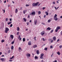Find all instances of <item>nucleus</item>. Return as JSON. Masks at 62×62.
<instances>
[{
    "label": "nucleus",
    "instance_id": "f257e3e1",
    "mask_svg": "<svg viewBox=\"0 0 62 62\" xmlns=\"http://www.w3.org/2000/svg\"><path fill=\"white\" fill-rule=\"evenodd\" d=\"M39 3V2H37L36 3H35V2L33 3L32 4V6L33 7H36L38 5V4Z\"/></svg>",
    "mask_w": 62,
    "mask_h": 62
},
{
    "label": "nucleus",
    "instance_id": "f03ea898",
    "mask_svg": "<svg viewBox=\"0 0 62 62\" xmlns=\"http://www.w3.org/2000/svg\"><path fill=\"white\" fill-rule=\"evenodd\" d=\"M9 31V29L8 28H6L5 29V32L6 33H7Z\"/></svg>",
    "mask_w": 62,
    "mask_h": 62
},
{
    "label": "nucleus",
    "instance_id": "7ed1b4c3",
    "mask_svg": "<svg viewBox=\"0 0 62 62\" xmlns=\"http://www.w3.org/2000/svg\"><path fill=\"white\" fill-rule=\"evenodd\" d=\"M45 31H42V32L40 33V34L42 35V36H43V35H44L45 34Z\"/></svg>",
    "mask_w": 62,
    "mask_h": 62
},
{
    "label": "nucleus",
    "instance_id": "20e7f679",
    "mask_svg": "<svg viewBox=\"0 0 62 62\" xmlns=\"http://www.w3.org/2000/svg\"><path fill=\"white\" fill-rule=\"evenodd\" d=\"M26 55L28 56V57H30L31 56V55H30V54L29 53H27L26 54Z\"/></svg>",
    "mask_w": 62,
    "mask_h": 62
},
{
    "label": "nucleus",
    "instance_id": "39448f33",
    "mask_svg": "<svg viewBox=\"0 0 62 62\" xmlns=\"http://www.w3.org/2000/svg\"><path fill=\"white\" fill-rule=\"evenodd\" d=\"M0 60H1V61L3 62V61H5V58H1L0 59Z\"/></svg>",
    "mask_w": 62,
    "mask_h": 62
},
{
    "label": "nucleus",
    "instance_id": "423d86ee",
    "mask_svg": "<svg viewBox=\"0 0 62 62\" xmlns=\"http://www.w3.org/2000/svg\"><path fill=\"white\" fill-rule=\"evenodd\" d=\"M10 37L12 39H13V38H14V36L13 35H10Z\"/></svg>",
    "mask_w": 62,
    "mask_h": 62
},
{
    "label": "nucleus",
    "instance_id": "0eeeda50",
    "mask_svg": "<svg viewBox=\"0 0 62 62\" xmlns=\"http://www.w3.org/2000/svg\"><path fill=\"white\" fill-rule=\"evenodd\" d=\"M18 50L19 52H20L21 51H22V48L20 47H19Z\"/></svg>",
    "mask_w": 62,
    "mask_h": 62
},
{
    "label": "nucleus",
    "instance_id": "6e6552de",
    "mask_svg": "<svg viewBox=\"0 0 62 62\" xmlns=\"http://www.w3.org/2000/svg\"><path fill=\"white\" fill-rule=\"evenodd\" d=\"M53 39L54 41H55L56 40V37L54 36L53 37Z\"/></svg>",
    "mask_w": 62,
    "mask_h": 62
},
{
    "label": "nucleus",
    "instance_id": "1a4fd4ad",
    "mask_svg": "<svg viewBox=\"0 0 62 62\" xmlns=\"http://www.w3.org/2000/svg\"><path fill=\"white\" fill-rule=\"evenodd\" d=\"M54 19L55 21H57L58 20V18L57 17H54Z\"/></svg>",
    "mask_w": 62,
    "mask_h": 62
},
{
    "label": "nucleus",
    "instance_id": "9d476101",
    "mask_svg": "<svg viewBox=\"0 0 62 62\" xmlns=\"http://www.w3.org/2000/svg\"><path fill=\"white\" fill-rule=\"evenodd\" d=\"M36 14V12H33L31 14V15H35Z\"/></svg>",
    "mask_w": 62,
    "mask_h": 62
},
{
    "label": "nucleus",
    "instance_id": "9b49d317",
    "mask_svg": "<svg viewBox=\"0 0 62 62\" xmlns=\"http://www.w3.org/2000/svg\"><path fill=\"white\" fill-rule=\"evenodd\" d=\"M34 48H36V47H37V45H35L33 46Z\"/></svg>",
    "mask_w": 62,
    "mask_h": 62
},
{
    "label": "nucleus",
    "instance_id": "f8f14e48",
    "mask_svg": "<svg viewBox=\"0 0 62 62\" xmlns=\"http://www.w3.org/2000/svg\"><path fill=\"white\" fill-rule=\"evenodd\" d=\"M56 29H57V30L60 29V27L59 26H58L56 28Z\"/></svg>",
    "mask_w": 62,
    "mask_h": 62
},
{
    "label": "nucleus",
    "instance_id": "ddd939ff",
    "mask_svg": "<svg viewBox=\"0 0 62 62\" xmlns=\"http://www.w3.org/2000/svg\"><path fill=\"white\" fill-rule=\"evenodd\" d=\"M51 30V28H50L49 27H48L46 29V30Z\"/></svg>",
    "mask_w": 62,
    "mask_h": 62
},
{
    "label": "nucleus",
    "instance_id": "4468645a",
    "mask_svg": "<svg viewBox=\"0 0 62 62\" xmlns=\"http://www.w3.org/2000/svg\"><path fill=\"white\" fill-rule=\"evenodd\" d=\"M37 20H36L34 21L35 24L36 25V24H37Z\"/></svg>",
    "mask_w": 62,
    "mask_h": 62
},
{
    "label": "nucleus",
    "instance_id": "2eb2a0df",
    "mask_svg": "<svg viewBox=\"0 0 62 62\" xmlns=\"http://www.w3.org/2000/svg\"><path fill=\"white\" fill-rule=\"evenodd\" d=\"M28 44L29 45H31V42H29L28 43Z\"/></svg>",
    "mask_w": 62,
    "mask_h": 62
},
{
    "label": "nucleus",
    "instance_id": "dca6fc26",
    "mask_svg": "<svg viewBox=\"0 0 62 62\" xmlns=\"http://www.w3.org/2000/svg\"><path fill=\"white\" fill-rule=\"evenodd\" d=\"M17 31H19L20 30V28L18 27H17Z\"/></svg>",
    "mask_w": 62,
    "mask_h": 62
},
{
    "label": "nucleus",
    "instance_id": "f3484780",
    "mask_svg": "<svg viewBox=\"0 0 62 62\" xmlns=\"http://www.w3.org/2000/svg\"><path fill=\"white\" fill-rule=\"evenodd\" d=\"M44 55V54L43 53H42L41 54V57H43V56Z\"/></svg>",
    "mask_w": 62,
    "mask_h": 62
},
{
    "label": "nucleus",
    "instance_id": "a211bd4d",
    "mask_svg": "<svg viewBox=\"0 0 62 62\" xmlns=\"http://www.w3.org/2000/svg\"><path fill=\"white\" fill-rule=\"evenodd\" d=\"M17 12H18V9H16L15 11V13H17Z\"/></svg>",
    "mask_w": 62,
    "mask_h": 62
},
{
    "label": "nucleus",
    "instance_id": "6ab92c4d",
    "mask_svg": "<svg viewBox=\"0 0 62 62\" xmlns=\"http://www.w3.org/2000/svg\"><path fill=\"white\" fill-rule=\"evenodd\" d=\"M11 23H12V22H9L8 23V25H9V24H11Z\"/></svg>",
    "mask_w": 62,
    "mask_h": 62
},
{
    "label": "nucleus",
    "instance_id": "aec40b11",
    "mask_svg": "<svg viewBox=\"0 0 62 62\" xmlns=\"http://www.w3.org/2000/svg\"><path fill=\"white\" fill-rule=\"evenodd\" d=\"M57 54H58V55H60V53L58 51L57 53Z\"/></svg>",
    "mask_w": 62,
    "mask_h": 62
},
{
    "label": "nucleus",
    "instance_id": "412c9836",
    "mask_svg": "<svg viewBox=\"0 0 62 62\" xmlns=\"http://www.w3.org/2000/svg\"><path fill=\"white\" fill-rule=\"evenodd\" d=\"M37 54H39V50H37Z\"/></svg>",
    "mask_w": 62,
    "mask_h": 62
},
{
    "label": "nucleus",
    "instance_id": "4be33fe9",
    "mask_svg": "<svg viewBox=\"0 0 62 62\" xmlns=\"http://www.w3.org/2000/svg\"><path fill=\"white\" fill-rule=\"evenodd\" d=\"M14 49V47H13V46H11V50H13Z\"/></svg>",
    "mask_w": 62,
    "mask_h": 62
},
{
    "label": "nucleus",
    "instance_id": "5701e85b",
    "mask_svg": "<svg viewBox=\"0 0 62 62\" xmlns=\"http://www.w3.org/2000/svg\"><path fill=\"white\" fill-rule=\"evenodd\" d=\"M38 13L39 15V14H41V12H40V11H38Z\"/></svg>",
    "mask_w": 62,
    "mask_h": 62
},
{
    "label": "nucleus",
    "instance_id": "b1692460",
    "mask_svg": "<svg viewBox=\"0 0 62 62\" xmlns=\"http://www.w3.org/2000/svg\"><path fill=\"white\" fill-rule=\"evenodd\" d=\"M23 42H24L25 41V38H23Z\"/></svg>",
    "mask_w": 62,
    "mask_h": 62
},
{
    "label": "nucleus",
    "instance_id": "393cba45",
    "mask_svg": "<svg viewBox=\"0 0 62 62\" xmlns=\"http://www.w3.org/2000/svg\"><path fill=\"white\" fill-rule=\"evenodd\" d=\"M45 13H46V15L47 16V15H48V13L46 11Z\"/></svg>",
    "mask_w": 62,
    "mask_h": 62
},
{
    "label": "nucleus",
    "instance_id": "a878e982",
    "mask_svg": "<svg viewBox=\"0 0 62 62\" xmlns=\"http://www.w3.org/2000/svg\"><path fill=\"white\" fill-rule=\"evenodd\" d=\"M23 19L25 22H26V19H25V18H24Z\"/></svg>",
    "mask_w": 62,
    "mask_h": 62
},
{
    "label": "nucleus",
    "instance_id": "bb28decb",
    "mask_svg": "<svg viewBox=\"0 0 62 62\" xmlns=\"http://www.w3.org/2000/svg\"><path fill=\"white\" fill-rule=\"evenodd\" d=\"M38 57L37 56H35V59H38Z\"/></svg>",
    "mask_w": 62,
    "mask_h": 62
},
{
    "label": "nucleus",
    "instance_id": "cd10ccee",
    "mask_svg": "<svg viewBox=\"0 0 62 62\" xmlns=\"http://www.w3.org/2000/svg\"><path fill=\"white\" fill-rule=\"evenodd\" d=\"M51 20H48V23H50V22H51Z\"/></svg>",
    "mask_w": 62,
    "mask_h": 62
},
{
    "label": "nucleus",
    "instance_id": "c85d7f7f",
    "mask_svg": "<svg viewBox=\"0 0 62 62\" xmlns=\"http://www.w3.org/2000/svg\"><path fill=\"white\" fill-rule=\"evenodd\" d=\"M6 21H8V18H6Z\"/></svg>",
    "mask_w": 62,
    "mask_h": 62
},
{
    "label": "nucleus",
    "instance_id": "c756f323",
    "mask_svg": "<svg viewBox=\"0 0 62 62\" xmlns=\"http://www.w3.org/2000/svg\"><path fill=\"white\" fill-rule=\"evenodd\" d=\"M26 23L27 25H29V22H27Z\"/></svg>",
    "mask_w": 62,
    "mask_h": 62
},
{
    "label": "nucleus",
    "instance_id": "7c9ffc66",
    "mask_svg": "<svg viewBox=\"0 0 62 62\" xmlns=\"http://www.w3.org/2000/svg\"><path fill=\"white\" fill-rule=\"evenodd\" d=\"M44 50H45L46 51H47V48L46 47L44 49Z\"/></svg>",
    "mask_w": 62,
    "mask_h": 62
},
{
    "label": "nucleus",
    "instance_id": "2f4dec72",
    "mask_svg": "<svg viewBox=\"0 0 62 62\" xmlns=\"http://www.w3.org/2000/svg\"><path fill=\"white\" fill-rule=\"evenodd\" d=\"M14 41H13L12 42H11V44H14Z\"/></svg>",
    "mask_w": 62,
    "mask_h": 62
},
{
    "label": "nucleus",
    "instance_id": "473e14b6",
    "mask_svg": "<svg viewBox=\"0 0 62 62\" xmlns=\"http://www.w3.org/2000/svg\"><path fill=\"white\" fill-rule=\"evenodd\" d=\"M56 16H57V15L56 14H55V15L54 16V18L56 17Z\"/></svg>",
    "mask_w": 62,
    "mask_h": 62
},
{
    "label": "nucleus",
    "instance_id": "72a5a7b5",
    "mask_svg": "<svg viewBox=\"0 0 62 62\" xmlns=\"http://www.w3.org/2000/svg\"><path fill=\"white\" fill-rule=\"evenodd\" d=\"M54 8L55 9V10H57V9H58L57 8H56V7H54Z\"/></svg>",
    "mask_w": 62,
    "mask_h": 62
},
{
    "label": "nucleus",
    "instance_id": "f704fd0d",
    "mask_svg": "<svg viewBox=\"0 0 62 62\" xmlns=\"http://www.w3.org/2000/svg\"><path fill=\"white\" fill-rule=\"evenodd\" d=\"M55 32H58V30L56 29L55 30Z\"/></svg>",
    "mask_w": 62,
    "mask_h": 62
},
{
    "label": "nucleus",
    "instance_id": "c9c22d12",
    "mask_svg": "<svg viewBox=\"0 0 62 62\" xmlns=\"http://www.w3.org/2000/svg\"><path fill=\"white\" fill-rule=\"evenodd\" d=\"M25 13V10L23 11V13L24 14Z\"/></svg>",
    "mask_w": 62,
    "mask_h": 62
},
{
    "label": "nucleus",
    "instance_id": "e433bc0d",
    "mask_svg": "<svg viewBox=\"0 0 62 62\" xmlns=\"http://www.w3.org/2000/svg\"><path fill=\"white\" fill-rule=\"evenodd\" d=\"M10 53V50H9L8 51V53H9V54Z\"/></svg>",
    "mask_w": 62,
    "mask_h": 62
},
{
    "label": "nucleus",
    "instance_id": "4c0bfd02",
    "mask_svg": "<svg viewBox=\"0 0 62 62\" xmlns=\"http://www.w3.org/2000/svg\"><path fill=\"white\" fill-rule=\"evenodd\" d=\"M53 42H54V40H52L51 41V43H53Z\"/></svg>",
    "mask_w": 62,
    "mask_h": 62
},
{
    "label": "nucleus",
    "instance_id": "58836bf2",
    "mask_svg": "<svg viewBox=\"0 0 62 62\" xmlns=\"http://www.w3.org/2000/svg\"><path fill=\"white\" fill-rule=\"evenodd\" d=\"M59 47H60V49H61V48H62V46H59Z\"/></svg>",
    "mask_w": 62,
    "mask_h": 62
},
{
    "label": "nucleus",
    "instance_id": "ea45409f",
    "mask_svg": "<svg viewBox=\"0 0 62 62\" xmlns=\"http://www.w3.org/2000/svg\"><path fill=\"white\" fill-rule=\"evenodd\" d=\"M5 41V40H1V42H4Z\"/></svg>",
    "mask_w": 62,
    "mask_h": 62
},
{
    "label": "nucleus",
    "instance_id": "a19ab883",
    "mask_svg": "<svg viewBox=\"0 0 62 62\" xmlns=\"http://www.w3.org/2000/svg\"><path fill=\"white\" fill-rule=\"evenodd\" d=\"M50 48H51V49H52V48H53V46H50Z\"/></svg>",
    "mask_w": 62,
    "mask_h": 62
},
{
    "label": "nucleus",
    "instance_id": "79ce46f5",
    "mask_svg": "<svg viewBox=\"0 0 62 62\" xmlns=\"http://www.w3.org/2000/svg\"><path fill=\"white\" fill-rule=\"evenodd\" d=\"M26 7H29V5L26 4Z\"/></svg>",
    "mask_w": 62,
    "mask_h": 62
},
{
    "label": "nucleus",
    "instance_id": "37998d69",
    "mask_svg": "<svg viewBox=\"0 0 62 62\" xmlns=\"http://www.w3.org/2000/svg\"><path fill=\"white\" fill-rule=\"evenodd\" d=\"M43 40L44 41H45V40L44 38H43Z\"/></svg>",
    "mask_w": 62,
    "mask_h": 62
},
{
    "label": "nucleus",
    "instance_id": "c03bdc74",
    "mask_svg": "<svg viewBox=\"0 0 62 62\" xmlns=\"http://www.w3.org/2000/svg\"><path fill=\"white\" fill-rule=\"evenodd\" d=\"M2 11H4V13H5V10H4V9H3Z\"/></svg>",
    "mask_w": 62,
    "mask_h": 62
},
{
    "label": "nucleus",
    "instance_id": "a18cd8bd",
    "mask_svg": "<svg viewBox=\"0 0 62 62\" xmlns=\"http://www.w3.org/2000/svg\"><path fill=\"white\" fill-rule=\"evenodd\" d=\"M41 23L42 24H43V25H45V23Z\"/></svg>",
    "mask_w": 62,
    "mask_h": 62
},
{
    "label": "nucleus",
    "instance_id": "49530a36",
    "mask_svg": "<svg viewBox=\"0 0 62 62\" xmlns=\"http://www.w3.org/2000/svg\"><path fill=\"white\" fill-rule=\"evenodd\" d=\"M40 58L41 59H42H42H44L43 57H40Z\"/></svg>",
    "mask_w": 62,
    "mask_h": 62
},
{
    "label": "nucleus",
    "instance_id": "de8ad7c7",
    "mask_svg": "<svg viewBox=\"0 0 62 62\" xmlns=\"http://www.w3.org/2000/svg\"><path fill=\"white\" fill-rule=\"evenodd\" d=\"M46 8L45 7H43V10H44Z\"/></svg>",
    "mask_w": 62,
    "mask_h": 62
},
{
    "label": "nucleus",
    "instance_id": "09e8293b",
    "mask_svg": "<svg viewBox=\"0 0 62 62\" xmlns=\"http://www.w3.org/2000/svg\"><path fill=\"white\" fill-rule=\"evenodd\" d=\"M10 27H12V24H11L10 26Z\"/></svg>",
    "mask_w": 62,
    "mask_h": 62
},
{
    "label": "nucleus",
    "instance_id": "8fccbe9b",
    "mask_svg": "<svg viewBox=\"0 0 62 62\" xmlns=\"http://www.w3.org/2000/svg\"><path fill=\"white\" fill-rule=\"evenodd\" d=\"M19 32H18L17 33H16L17 35H19Z\"/></svg>",
    "mask_w": 62,
    "mask_h": 62
},
{
    "label": "nucleus",
    "instance_id": "3c124183",
    "mask_svg": "<svg viewBox=\"0 0 62 62\" xmlns=\"http://www.w3.org/2000/svg\"><path fill=\"white\" fill-rule=\"evenodd\" d=\"M54 31V30H52L51 31V33H53V31Z\"/></svg>",
    "mask_w": 62,
    "mask_h": 62
},
{
    "label": "nucleus",
    "instance_id": "603ef678",
    "mask_svg": "<svg viewBox=\"0 0 62 62\" xmlns=\"http://www.w3.org/2000/svg\"><path fill=\"white\" fill-rule=\"evenodd\" d=\"M53 4H55V1H54L53 2Z\"/></svg>",
    "mask_w": 62,
    "mask_h": 62
},
{
    "label": "nucleus",
    "instance_id": "864d4df0",
    "mask_svg": "<svg viewBox=\"0 0 62 62\" xmlns=\"http://www.w3.org/2000/svg\"><path fill=\"white\" fill-rule=\"evenodd\" d=\"M51 39H48V41H51Z\"/></svg>",
    "mask_w": 62,
    "mask_h": 62
},
{
    "label": "nucleus",
    "instance_id": "5fc2aeb1",
    "mask_svg": "<svg viewBox=\"0 0 62 62\" xmlns=\"http://www.w3.org/2000/svg\"><path fill=\"white\" fill-rule=\"evenodd\" d=\"M46 15H44V18H46Z\"/></svg>",
    "mask_w": 62,
    "mask_h": 62
},
{
    "label": "nucleus",
    "instance_id": "6e6d98bb",
    "mask_svg": "<svg viewBox=\"0 0 62 62\" xmlns=\"http://www.w3.org/2000/svg\"><path fill=\"white\" fill-rule=\"evenodd\" d=\"M9 20H10V21H12V19H11V18H10L9 19Z\"/></svg>",
    "mask_w": 62,
    "mask_h": 62
},
{
    "label": "nucleus",
    "instance_id": "4d7b16f0",
    "mask_svg": "<svg viewBox=\"0 0 62 62\" xmlns=\"http://www.w3.org/2000/svg\"><path fill=\"white\" fill-rule=\"evenodd\" d=\"M61 34L62 36V31L61 32Z\"/></svg>",
    "mask_w": 62,
    "mask_h": 62
},
{
    "label": "nucleus",
    "instance_id": "13d9d810",
    "mask_svg": "<svg viewBox=\"0 0 62 62\" xmlns=\"http://www.w3.org/2000/svg\"><path fill=\"white\" fill-rule=\"evenodd\" d=\"M59 41V39H58L57 41V42H58V41Z\"/></svg>",
    "mask_w": 62,
    "mask_h": 62
},
{
    "label": "nucleus",
    "instance_id": "bf43d9fd",
    "mask_svg": "<svg viewBox=\"0 0 62 62\" xmlns=\"http://www.w3.org/2000/svg\"><path fill=\"white\" fill-rule=\"evenodd\" d=\"M30 23H31L32 22V20H30Z\"/></svg>",
    "mask_w": 62,
    "mask_h": 62
},
{
    "label": "nucleus",
    "instance_id": "052dcab7",
    "mask_svg": "<svg viewBox=\"0 0 62 62\" xmlns=\"http://www.w3.org/2000/svg\"><path fill=\"white\" fill-rule=\"evenodd\" d=\"M51 8H54V6H53L51 7Z\"/></svg>",
    "mask_w": 62,
    "mask_h": 62
},
{
    "label": "nucleus",
    "instance_id": "680f3d73",
    "mask_svg": "<svg viewBox=\"0 0 62 62\" xmlns=\"http://www.w3.org/2000/svg\"><path fill=\"white\" fill-rule=\"evenodd\" d=\"M12 61V60H9V61H10V62H11V61Z\"/></svg>",
    "mask_w": 62,
    "mask_h": 62
},
{
    "label": "nucleus",
    "instance_id": "e2e57ef3",
    "mask_svg": "<svg viewBox=\"0 0 62 62\" xmlns=\"http://www.w3.org/2000/svg\"><path fill=\"white\" fill-rule=\"evenodd\" d=\"M22 39V38H20L19 40H21Z\"/></svg>",
    "mask_w": 62,
    "mask_h": 62
},
{
    "label": "nucleus",
    "instance_id": "0e129e2a",
    "mask_svg": "<svg viewBox=\"0 0 62 62\" xmlns=\"http://www.w3.org/2000/svg\"><path fill=\"white\" fill-rule=\"evenodd\" d=\"M28 18H30V16H29V15L28 16Z\"/></svg>",
    "mask_w": 62,
    "mask_h": 62
},
{
    "label": "nucleus",
    "instance_id": "69168bd1",
    "mask_svg": "<svg viewBox=\"0 0 62 62\" xmlns=\"http://www.w3.org/2000/svg\"><path fill=\"white\" fill-rule=\"evenodd\" d=\"M57 62V61L56 60H55V61L53 62Z\"/></svg>",
    "mask_w": 62,
    "mask_h": 62
},
{
    "label": "nucleus",
    "instance_id": "338daca9",
    "mask_svg": "<svg viewBox=\"0 0 62 62\" xmlns=\"http://www.w3.org/2000/svg\"><path fill=\"white\" fill-rule=\"evenodd\" d=\"M2 54V52H0V55H1V54Z\"/></svg>",
    "mask_w": 62,
    "mask_h": 62
},
{
    "label": "nucleus",
    "instance_id": "774afa93",
    "mask_svg": "<svg viewBox=\"0 0 62 62\" xmlns=\"http://www.w3.org/2000/svg\"><path fill=\"white\" fill-rule=\"evenodd\" d=\"M10 59H12V57H11V58H10Z\"/></svg>",
    "mask_w": 62,
    "mask_h": 62
}]
</instances>
